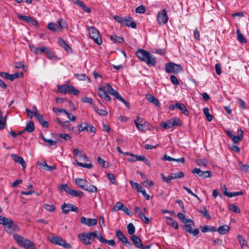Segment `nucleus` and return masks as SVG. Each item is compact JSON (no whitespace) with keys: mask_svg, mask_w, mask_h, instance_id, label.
Segmentation results:
<instances>
[{"mask_svg":"<svg viewBox=\"0 0 249 249\" xmlns=\"http://www.w3.org/2000/svg\"><path fill=\"white\" fill-rule=\"evenodd\" d=\"M178 217L179 220L184 224L183 229L189 233H191L194 236H196L199 232L197 228L192 230V228L194 226V222L191 219H187L185 215L181 213H178Z\"/></svg>","mask_w":249,"mask_h":249,"instance_id":"nucleus-1","label":"nucleus"},{"mask_svg":"<svg viewBox=\"0 0 249 249\" xmlns=\"http://www.w3.org/2000/svg\"><path fill=\"white\" fill-rule=\"evenodd\" d=\"M136 55L140 60L146 63L148 66H156V58L149 52L143 49H139L136 52Z\"/></svg>","mask_w":249,"mask_h":249,"instance_id":"nucleus-2","label":"nucleus"},{"mask_svg":"<svg viewBox=\"0 0 249 249\" xmlns=\"http://www.w3.org/2000/svg\"><path fill=\"white\" fill-rule=\"evenodd\" d=\"M13 237L19 246L26 249H36L34 243L29 239L25 238L18 234H14Z\"/></svg>","mask_w":249,"mask_h":249,"instance_id":"nucleus-3","label":"nucleus"},{"mask_svg":"<svg viewBox=\"0 0 249 249\" xmlns=\"http://www.w3.org/2000/svg\"><path fill=\"white\" fill-rule=\"evenodd\" d=\"M101 87L107 93L114 96L116 99L122 102L127 108L129 107V103L126 102L117 91L114 90L109 84L107 83Z\"/></svg>","mask_w":249,"mask_h":249,"instance_id":"nucleus-4","label":"nucleus"},{"mask_svg":"<svg viewBox=\"0 0 249 249\" xmlns=\"http://www.w3.org/2000/svg\"><path fill=\"white\" fill-rule=\"evenodd\" d=\"M114 19L119 22L121 25H125L128 27H131L132 28H136L137 26L136 23L132 21V18L130 17L127 16L124 18H122L118 16H114Z\"/></svg>","mask_w":249,"mask_h":249,"instance_id":"nucleus-5","label":"nucleus"},{"mask_svg":"<svg viewBox=\"0 0 249 249\" xmlns=\"http://www.w3.org/2000/svg\"><path fill=\"white\" fill-rule=\"evenodd\" d=\"M68 27L66 21L62 18H60L58 21L57 23L53 22L49 23L47 25V28L53 32H58L61 29L67 28Z\"/></svg>","mask_w":249,"mask_h":249,"instance_id":"nucleus-6","label":"nucleus"},{"mask_svg":"<svg viewBox=\"0 0 249 249\" xmlns=\"http://www.w3.org/2000/svg\"><path fill=\"white\" fill-rule=\"evenodd\" d=\"M57 87L59 92L66 94L67 93L77 95L79 91L76 88L71 85L64 84L62 85H57Z\"/></svg>","mask_w":249,"mask_h":249,"instance_id":"nucleus-7","label":"nucleus"},{"mask_svg":"<svg viewBox=\"0 0 249 249\" xmlns=\"http://www.w3.org/2000/svg\"><path fill=\"white\" fill-rule=\"evenodd\" d=\"M93 232H82L78 235L79 240L86 245H90L94 241Z\"/></svg>","mask_w":249,"mask_h":249,"instance_id":"nucleus-8","label":"nucleus"},{"mask_svg":"<svg viewBox=\"0 0 249 249\" xmlns=\"http://www.w3.org/2000/svg\"><path fill=\"white\" fill-rule=\"evenodd\" d=\"M165 70L167 73L177 74L183 71L181 66L173 62H169L165 65Z\"/></svg>","mask_w":249,"mask_h":249,"instance_id":"nucleus-9","label":"nucleus"},{"mask_svg":"<svg viewBox=\"0 0 249 249\" xmlns=\"http://www.w3.org/2000/svg\"><path fill=\"white\" fill-rule=\"evenodd\" d=\"M89 33L90 37L93 39L94 41L98 45L102 44V39L98 30L94 27H90L89 28Z\"/></svg>","mask_w":249,"mask_h":249,"instance_id":"nucleus-10","label":"nucleus"},{"mask_svg":"<svg viewBox=\"0 0 249 249\" xmlns=\"http://www.w3.org/2000/svg\"><path fill=\"white\" fill-rule=\"evenodd\" d=\"M161 125L165 129H168L174 126H181V122L179 119L174 117L167 120L166 122H162Z\"/></svg>","mask_w":249,"mask_h":249,"instance_id":"nucleus-11","label":"nucleus"},{"mask_svg":"<svg viewBox=\"0 0 249 249\" xmlns=\"http://www.w3.org/2000/svg\"><path fill=\"white\" fill-rule=\"evenodd\" d=\"M226 133L234 143H238L241 142L243 138V131L241 129L238 130L237 136L233 135L230 130H227Z\"/></svg>","mask_w":249,"mask_h":249,"instance_id":"nucleus-12","label":"nucleus"},{"mask_svg":"<svg viewBox=\"0 0 249 249\" xmlns=\"http://www.w3.org/2000/svg\"><path fill=\"white\" fill-rule=\"evenodd\" d=\"M157 21L160 25L165 24L168 20V17L165 9L160 11L157 16Z\"/></svg>","mask_w":249,"mask_h":249,"instance_id":"nucleus-13","label":"nucleus"},{"mask_svg":"<svg viewBox=\"0 0 249 249\" xmlns=\"http://www.w3.org/2000/svg\"><path fill=\"white\" fill-rule=\"evenodd\" d=\"M51 241L53 243L62 246L66 249H71V248L70 244L68 243L65 240H63L59 236L53 237Z\"/></svg>","mask_w":249,"mask_h":249,"instance_id":"nucleus-14","label":"nucleus"},{"mask_svg":"<svg viewBox=\"0 0 249 249\" xmlns=\"http://www.w3.org/2000/svg\"><path fill=\"white\" fill-rule=\"evenodd\" d=\"M62 212L65 214H67L70 211L75 212H78V208L75 205L70 203H64L61 206Z\"/></svg>","mask_w":249,"mask_h":249,"instance_id":"nucleus-15","label":"nucleus"},{"mask_svg":"<svg viewBox=\"0 0 249 249\" xmlns=\"http://www.w3.org/2000/svg\"><path fill=\"white\" fill-rule=\"evenodd\" d=\"M191 172L192 174H196L199 177L203 178H210L212 176V172L211 171H202L199 168H195Z\"/></svg>","mask_w":249,"mask_h":249,"instance_id":"nucleus-16","label":"nucleus"},{"mask_svg":"<svg viewBox=\"0 0 249 249\" xmlns=\"http://www.w3.org/2000/svg\"><path fill=\"white\" fill-rule=\"evenodd\" d=\"M80 222L83 225L90 227L96 225L97 224V220L96 219H92L82 216L80 219Z\"/></svg>","mask_w":249,"mask_h":249,"instance_id":"nucleus-17","label":"nucleus"},{"mask_svg":"<svg viewBox=\"0 0 249 249\" xmlns=\"http://www.w3.org/2000/svg\"><path fill=\"white\" fill-rule=\"evenodd\" d=\"M0 224L6 226L8 230H10L13 226V221L2 215H0Z\"/></svg>","mask_w":249,"mask_h":249,"instance_id":"nucleus-18","label":"nucleus"},{"mask_svg":"<svg viewBox=\"0 0 249 249\" xmlns=\"http://www.w3.org/2000/svg\"><path fill=\"white\" fill-rule=\"evenodd\" d=\"M135 212L138 213L139 217L145 224H148L150 222L149 219L146 217L142 212L141 209L138 206L134 207Z\"/></svg>","mask_w":249,"mask_h":249,"instance_id":"nucleus-19","label":"nucleus"},{"mask_svg":"<svg viewBox=\"0 0 249 249\" xmlns=\"http://www.w3.org/2000/svg\"><path fill=\"white\" fill-rule=\"evenodd\" d=\"M98 95L100 98L104 99L106 101L110 102V98L108 93L101 87H99L98 89Z\"/></svg>","mask_w":249,"mask_h":249,"instance_id":"nucleus-20","label":"nucleus"},{"mask_svg":"<svg viewBox=\"0 0 249 249\" xmlns=\"http://www.w3.org/2000/svg\"><path fill=\"white\" fill-rule=\"evenodd\" d=\"M73 153L75 156L78 157L81 160H83L86 161L88 160V157L85 153L78 149H73Z\"/></svg>","mask_w":249,"mask_h":249,"instance_id":"nucleus-21","label":"nucleus"},{"mask_svg":"<svg viewBox=\"0 0 249 249\" xmlns=\"http://www.w3.org/2000/svg\"><path fill=\"white\" fill-rule=\"evenodd\" d=\"M131 240L133 241L136 248L141 249L143 247V245L141 240L137 235H132L131 237Z\"/></svg>","mask_w":249,"mask_h":249,"instance_id":"nucleus-22","label":"nucleus"},{"mask_svg":"<svg viewBox=\"0 0 249 249\" xmlns=\"http://www.w3.org/2000/svg\"><path fill=\"white\" fill-rule=\"evenodd\" d=\"M75 183L82 189L84 190L86 186L89 184L87 180L81 178H76Z\"/></svg>","mask_w":249,"mask_h":249,"instance_id":"nucleus-23","label":"nucleus"},{"mask_svg":"<svg viewBox=\"0 0 249 249\" xmlns=\"http://www.w3.org/2000/svg\"><path fill=\"white\" fill-rule=\"evenodd\" d=\"M58 42L61 47L64 48L68 53H71L72 52L71 48L63 39L60 37L58 38Z\"/></svg>","mask_w":249,"mask_h":249,"instance_id":"nucleus-24","label":"nucleus"},{"mask_svg":"<svg viewBox=\"0 0 249 249\" xmlns=\"http://www.w3.org/2000/svg\"><path fill=\"white\" fill-rule=\"evenodd\" d=\"M230 229V227L229 226L224 225L219 227L217 230H216V231H217L220 234L223 235L228 233Z\"/></svg>","mask_w":249,"mask_h":249,"instance_id":"nucleus-25","label":"nucleus"},{"mask_svg":"<svg viewBox=\"0 0 249 249\" xmlns=\"http://www.w3.org/2000/svg\"><path fill=\"white\" fill-rule=\"evenodd\" d=\"M12 157L16 162L20 164L23 168L26 167V163L24 161L22 157L18 156L16 155H13Z\"/></svg>","mask_w":249,"mask_h":249,"instance_id":"nucleus-26","label":"nucleus"},{"mask_svg":"<svg viewBox=\"0 0 249 249\" xmlns=\"http://www.w3.org/2000/svg\"><path fill=\"white\" fill-rule=\"evenodd\" d=\"M146 98L148 101L150 103L154 104L155 106L159 107L160 103L157 98H156L153 95L151 94H147L146 96Z\"/></svg>","mask_w":249,"mask_h":249,"instance_id":"nucleus-27","label":"nucleus"},{"mask_svg":"<svg viewBox=\"0 0 249 249\" xmlns=\"http://www.w3.org/2000/svg\"><path fill=\"white\" fill-rule=\"evenodd\" d=\"M175 106L177 108L181 111L182 113L187 116L189 115L188 111L184 104L177 103L175 104Z\"/></svg>","mask_w":249,"mask_h":249,"instance_id":"nucleus-28","label":"nucleus"},{"mask_svg":"<svg viewBox=\"0 0 249 249\" xmlns=\"http://www.w3.org/2000/svg\"><path fill=\"white\" fill-rule=\"evenodd\" d=\"M200 229L202 232L208 231L214 232L216 231V228L213 226H200Z\"/></svg>","mask_w":249,"mask_h":249,"instance_id":"nucleus-29","label":"nucleus"},{"mask_svg":"<svg viewBox=\"0 0 249 249\" xmlns=\"http://www.w3.org/2000/svg\"><path fill=\"white\" fill-rule=\"evenodd\" d=\"M89 124L87 122H82L80 124L77 125L79 133L82 131H89Z\"/></svg>","mask_w":249,"mask_h":249,"instance_id":"nucleus-30","label":"nucleus"},{"mask_svg":"<svg viewBox=\"0 0 249 249\" xmlns=\"http://www.w3.org/2000/svg\"><path fill=\"white\" fill-rule=\"evenodd\" d=\"M35 130V126L34 123L32 121H30L28 122L23 131H25L27 132L31 133Z\"/></svg>","mask_w":249,"mask_h":249,"instance_id":"nucleus-31","label":"nucleus"},{"mask_svg":"<svg viewBox=\"0 0 249 249\" xmlns=\"http://www.w3.org/2000/svg\"><path fill=\"white\" fill-rule=\"evenodd\" d=\"M110 39L115 43H122L124 39L122 37L117 36L116 35H111L109 36Z\"/></svg>","mask_w":249,"mask_h":249,"instance_id":"nucleus-32","label":"nucleus"},{"mask_svg":"<svg viewBox=\"0 0 249 249\" xmlns=\"http://www.w3.org/2000/svg\"><path fill=\"white\" fill-rule=\"evenodd\" d=\"M115 234L116 237L123 243L127 239L124 233L119 230L116 231Z\"/></svg>","mask_w":249,"mask_h":249,"instance_id":"nucleus-33","label":"nucleus"},{"mask_svg":"<svg viewBox=\"0 0 249 249\" xmlns=\"http://www.w3.org/2000/svg\"><path fill=\"white\" fill-rule=\"evenodd\" d=\"M167 224L173 227L174 228L176 229H178V222L174 220L172 218L168 217L167 218Z\"/></svg>","mask_w":249,"mask_h":249,"instance_id":"nucleus-34","label":"nucleus"},{"mask_svg":"<svg viewBox=\"0 0 249 249\" xmlns=\"http://www.w3.org/2000/svg\"><path fill=\"white\" fill-rule=\"evenodd\" d=\"M58 190L60 192L65 191L70 194L72 189L67 184H62L59 186Z\"/></svg>","mask_w":249,"mask_h":249,"instance_id":"nucleus-35","label":"nucleus"},{"mask_svg":"<svg viewBox=\"0 0 249 249\" xmlns=\"http://www.w3.org/2000/svg\"><path fill=\"white\" fill-rule=\"evenodd\" d=\"M88 184H89L86 186L84 190L88 191L90 193H95L97 192L98 189L95 186L89 184V185H88Z\"/></svg>","mask_w":249,"mask_h":249,"instance_id":"nucleus-36","label":"nucleus"},{"mask_svg":"<svg viewBox=\"0 0 249 249\" xmlns=\"http://www.w3.org/2000/svg\"><path fill=\"white\" fill-rule=\"evenodd\" d=\"M237 35V40L241 43H246L247 41L243 36V34L240 32V30L238 29L236 31Z\"/></svg>","mask_w":249,"mask_h":249,"instance_id":"nucleus-37","label":"nucleus"},{"mask_svg":"<svg viewBox=\"0 0 249 249\" xmlns=\"http://www.w3.org/2000/svg\"><path fill=\"white\" fill-rule=\"evenodd\" d=\"M93 109L95 112L101 116H107V112L106 110L99 109L96 106L93 107Z\"/></svg>","mask_w":249,"mask_h":249,"instance_id":"nucleus-38","label":"nucleus"},{"mask_svg":"<svg viewBox=\"0 0 249 249\" xmlns=\"http://www.w3.org/2000/svg\"><path fill=\"white\" fill-rule=\"evenodd\" d=\"M47 47L45 46H41L37 48H36L34 50V53L37 54H41L43 53H45L47 49Z\"/></svg>","mask_w":249,"mask_h":249,"instance_id":"nucleus-39","label":"nucleus"},{"mask_svg":"<svg viewBox=\"0 0 249 249\" xmlns=\"http://www.w3.org/2000/svg\"><path fill=\"white\" fill-rule=\"evenodd\" d=\"M70 195H71V196H75V197L77 196V197H82L84 195V193L82 191H78L74 190L72 189Z\"/></svg>","mask_w":249,"mask_h":249,"instance_id":"nucleus-40","label":"nucleus"},{"mask_svg":"<svg viewBox=\"0 0 249 249\" xmlns=\"http://www.w3.org/2000/svg\"><path fill=\"white\" fill-rule=\"evenodd\" d=\"M161 177L162 178V181L165 182L167 183H170L171 180L172 179H174V178L170 174L168 177H166L163 173H161L160 174Z\"/></svg>","mask_w":249,"mask_h":249,"instance_id":"nucleus-41","label":"nucleus"},{"mask_svg":"<svg viewBox=\"0 0 249 249\" xmlns=\"http://www.w3.org/2000/svg\"><path fill=\"white\" fill-rule=\"evenodd\" d=\"M74 161L76 162L77 165L78 166L85 167V168H87L88 169L91 168L93 167L92 163H89V164L83 163L82 162H78L77 161V160L75 159H74Z\"/></svg>","mask_w":249,"mask_h":249,"instance_id":"nucleus-42","label":"nucleus"},{"mask_svg":"<svg viewBox=\"0 0 249 249\" xmlns=\"http://www.w3.org/2000/svg\"><path fill=\"white\" fill-rule=\"evenodd\" d=\"M129 183L132 187L134 188L139 192H142V190L143 189L138 183L135 182L132 180H130Z\"/></svg>","mask_w":249,"mask_h":249,"instance_id":"nucleus-43","label":"nucleus"},{"mask_svg":"<svg viewBox=\"0 0 249 249\" xmlns=\"http://www.w3.org/2000/svg\"><path fill=\"white\" fill-rule=\"evenodd\" d=\"M94 234L95 235V237H94V239L95 238L98 239L99 241L101 243H105L106 241V239L103 237L100 233L97 232L96 231H93Z\"/></svg>","mask_w":249,"mask_h":249,"instance_id":"nucleus-44","label":"nucleus"},{"mask_svg":"<svg viewBox=\"0 0 249 249\" xmlns=\"http://www.w3.org/2000/svg\"><path fill=\"white\" fill-rule=\"evenodd\" d=\"M127 232L130 235H133L135 231V228L133 224L131 223H130L127 225Z\"/></svg>","mask_w":249,"mask_h":249,"instance_id":"nucleus-45","label":"nucleus"},{"mask_svg":"<svg viewBox=\"0 0 249 249\" xmlns=\"http://www.w3.org/2000/svg\"><path fill=\"white\" fill-rule=\"evenodd\" d=\"M199 212L207 219L211 218V216L209 214L206 207H203L202 209L200 210Z\"/></svg>","mask_w":249,"mask_h":249,"instance_id":"nucleus-46","label":"nucleus"},{"mask_svg":"<svg viewBox=\"0 0 249 249\" xmlns=\"http://www.w3.org/2000/svg\"><path fill=\"white\" fill-rule=\"evenodd\" d=\"M240 170L245 173L249 172V164H243L241 162L239 163Z\"/></svg>","mask_w":249,"mask_h":249,"instance_id":"nucleus-47","label":"nucleus"},{"mask_svg":"<svg viewBox=\"0 0 249 249\" xmlns=\"http://www.w3.org/2000/svg\"><path fill=\"white\" fill-rule=\"evenodd\" d=\"M123 203L120 202H117L113 206L112 209V211L114 212H116L117 211L121 210L122 209V207L123 206Z\"/></svg>","mask_w":249,"mask_h":249,"instance_id":"nucleus-48","label":"nucleus"},{"mask_svg":"<svg viewBox=\"0 0 249 249\" xmlns=\"http://www.w3.org/2000/svg\"><path fill=\"white\" fill-rule=\"evenodd\" d=\"M229 209L230 211L234 213H239L240 212V210L239 208L233 204H230L229 206Z\"/></svg>","mask_w":249,"mask_h":249,"instance_id":"nucleus-49","label":"nucleus"},{"mask_svg":"<svg viewBox=\"0 0 249 249\" xmlns=\"http://www.w3.org/2000/svg\"><path fill=\"white\" fill-rule=\"evenodd\" d=\"M107 177L108 179L110 180V181L112 183L115 184V185L117 184L118 183L116 180V177L113 174L108 173L107 174Z\"/></svg>","mask_w":249,"mask_h":249,"instance_id":"nucleus-50","label":"nucleus"},{"mask_svg":"<svg viewBox=\"0 0 249 249\" xmlns=\"http://www.w3.org/2000/svg\"><path fill=\"white\" fill-rule=\"evenodd\" d=\"M81 101L83 103H87L90 104L93 108L95 106V104L93 103V100L91 98L84 97L81 99Z\"/></svg>","mask_w":249,"mask_h":249,"instance_id":"nucleus-51","label":"nucleus"},{"mask_svg":"<svg viewBox=\"0 0 249 249\" xmlns=\"http://www.w3.org/2000/svg\"><path fill=\"white\" fill-rule=\"evenodd\" d=\"M18 17L19 19L29 23L31 20V17L23 16L21 14H18Z\"/></svg>","mask_w":249,"mask_h":249,"instance_id":"nucleus-52","label":"nucleus"},{"mask_svg":"<svg viewBox=\"0 0 249 249\" xmlns=\"http://www.w3.org/2000/svg\"><path fill=\"white\" fill-rule=\"evenodd\" d=\"M41 137L43 140L46 142H47L49 145L53 146L56 144V142L51 139H47L45 138L43 135H41Z\"/></svg>","mask_w":249,"mask_h":249,"instance_id":"nucleus-53","label":"nucleus"},{"mask_svg":"<svg viewBox=\"0 0 249 249\" xmlns=\"http://www.w3.org/2000/svg\"><path fill=\"white\" fill-rule=\"evenodd\" d=\"M237 239L242 248H243L244 246L247 245V242L246 240L241 235H238Z\"/></svg>","mask_w":249,"mask_h":249,"instance_id":"nucleus-54","label":"nucleus"},{"mask_svg":"<svg viewBox=\"0 0 249 249\" xmlns=\"http://www.w3.org/2000/svg\"><path fill=\"white\" fill-rule=\"evenodd\" d=\"M37 165L39 166L41 169L43 170H45L47 163L44 160H42L41 161H38L37 162Z\"/></svg>","mask_w":249,"mask_h":249,"instance_id":"nucleus-55","label":"nucleus"},{"mask_svg":"<svg viewBox=\"0 0 249 249\" xmlns=\"http://www.w3.org/2000/svg\"><path fill=\"white\" fill-rule=\"evenodd\" d=\"M44 207L47 211L51 212L54 211L55 209L54 205L48 204H44Z\"/></svg>","mask_w":249,"mask_h":249,"instance_id":"nucleus-56","label":"nucleus"},{"mask_svg":"<svg viewBox=\"0 0 249 249\" xmlns=\"http://www.w3.org/2000/svg\"><path fill=\"white\" fill-rule=\"evenodd\" d=\"M171 175H172V176H173L174 179L181 178L183 177L184 176V173L181 171L178 172L175 174H171Z\"/></svg>","mask_w":249,"mask_h":249,"instance_id":"nucleus-57","label":"nucleus"},{"mask_svg":"<svg viewBox=\"0 0 249 249\" xmlns=\"http://www.w3.org/2000/svg\"><path fill=\"white\" fill-rule=\"evenodd\" d=\"M196 162L198 166L205 167L207 164V161L204 159H198Z\"/></svg>","mask_w":249,"mask_h":249,"instance_id":"nucleus-58","label":"nucleus"},{"mask_svg":"<svg viewBox=\"0 0 249 249\" xmlns=\"http://www.w3.org/2000/svg\"><path fill=\"white\" fill-rule=\"evenodd\" d=\"M135 11L137 13L143 14L145 12V7L141 5L136 8Z\"/></svg>","mask_w":249,"mask_h":249,"instance_id":"nucleus-59","label":"nucleus"},{"mask_svg":"<svg viewBox=\"0 0 249 249\" xmlns=\"http://www.w3.org/2000/svg\"><path fill=\"white\" fill-rule=\"evenodd\" d=\"M76 77L80 80H85L87 79H88V76L86 74L80 73V74H75Z\"/></svg>","mask_w":249,"mask_h":249,"instance_id":"nucleus-60","label":"nucleus"},{"mask_svg":"<svg viewBox=\"0 0 249 249\" xmlns=\"http://www.w3.org/2000/svg\"><path fill=\"white\" fill-rule=\"evenodd\" d=\"M6 122V117H2L0 118V129H3L5 126Z\"/></svg>","mask_w":249,"mask_h":249,"instance_id":"nucleus-61","label":"nucleus"},{"mask_svg":"<svg viewBox=\"0 0 249 249\" xmlns=\"http://www.w3.org/2000/svg\"><path fill=\"white\" fill-rule=\"evenodd\" d=\"M170 80L174 85H178L179 84L178 80L177 79L176 76L174 75L170 76Z\"/></svg>","mask_w":249,"mask_h":249,"instance_id":"nucleus-62","label":"nucleus"},{"mask_svg":"<svg viewBox=\"0 0 249 249\" xmlns=\"http://www.w3.org/2000/svg\"><path fill=\"white\" fill-rule=\"evenodd\" d=\"M62 127L65 129H68L69 130H73V127L71 128V123L69 121L64 122Z\"/></svg>","mask_w":249,"mask_h":249,"instance_id":"nucleus-63","label":"nucleus"},{"mask_svg":"<svg viewBox=\"0 0 249 249\" xmlns=\"http://www.w3.org/2000/svg\"><path fill=\"white\" fill-rule=\"evenodd\" d=\"M121 210L124 213L129 216H131L132 215V213L131 211H130L129 209L124 204H123V206L122 207V209Z\"/></svg>","mask_w":249,"mask_h":249,"instance_id":"nucleus-64","label":"nucleus"}]
</instances>
